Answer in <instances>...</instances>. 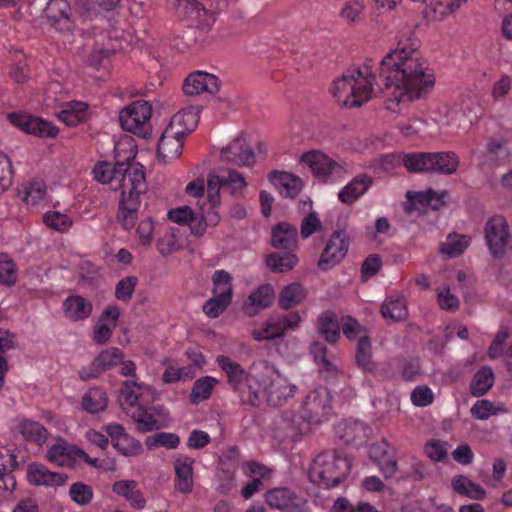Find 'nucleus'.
<instances>
[{"label": "nucleus", "instance_id": "1", "mask_svg": "<svg viewBox=\"0 0 512 512\" xmlns=\"http://www.w3.org/2000/svg\"><path fill=\"white\" fill-rule=\"evenodd\" d=\"M379 77L386 90L385 107L398 113L423 98L434 86L435 77L414 35L400 38L396 47L379 64Z\"/></svg>", "mask_w": 512, "mask_h": 512}, {"label": "nucleus", "instance_id": "2", "mask_svg": "<svg viewBox=\"0 0 512 512\" xmlns=\"http://www.w3.org/2000/svg\"><path fill=\"white\" fill-rule=\"evenodd\" d=\"M330 91L341 106L360 107L378 93L375 74L367 66L347 69L333 81Z\"/></svg>", "mask_w": 512, "mask_h": 512}, {"label": "nucleus", "instance_id": "3", "mask_svg": "<svg viewBox=\"0 0 512 512\" xmlns=\"http://www.w3.org/2000/svg\"><path fill=\"white\" fill-rule=\"evenodd\" d=\"M298 163L309 169L313 179L318 184H336L348 174L347 164L337 161L321 150H309L302 153Z\"/></svg>", "mask_w": 512, "mask_h": 512}, {"label": "nucleus", "instance_id": "4", "mask_svg": "<svg viewBox=\"0 0 512 512\" xmlns=\"http://www.w3.org/2000/svg\"><path fill=\"white\" fill-rule=\"evenodd\" d=\"M350 467L351 464L347 458L338 456L334 452H324L313 460L308 476L311 482L325 488H332L343 481Z\"/></svg>", "mask_w": 512, "mask_h": 512}, {"label": "nucleus", "instance_id": "5", "mask_svg": "<svg viewBox=\"0 0 512 512\" xmlns=\"http://www.w3.org/2000/svg\"><path fill=\"white\" fill-rule=\"evenodd\" d=\"M331 413L330 392L326 387L321 386L307 394L300 411L302 422L293 419L292 424L297 426L301 433H306L311 425H318L327 421Z\"/></svg>", "mask_w": 512, "mask_h": 512}, {"label": "nucleus", "instance_id": "6", "mask_svg": "<svg viewBox=\"0 0 512 512\" xmlns=\"http://www.w3.org/2000/svg\"><path fill=\"white\" fill-rule=\"evenodd\" d=\"M216 362L226 373L228 382L239 392L247 393V400L252 405H257L261 392L258 389L257 382L261 381L262 375L255 370L247 373L240 364L224 355H219Z\"/></svg>", "mask_w": 512, "mask_h": 512}, {"label": "nucleus", "instance_id": "7", "mask_svg": "<svg viewBox=\"0 0 512 512\" xmlns=\"http://www.w3.org/2000/svg\"><path fill=\"white\" fill-rule=\"evenodd\" d=\"M126 189L122 190L117 219L125 230L134 227L140 207V195L146 191L145 174L136 171Z\"/></svg>", "mask_w": 512, "mask_h": 512}, {"label": "nucleus", "instance_id": "8", "mask_svg": "<svg viewBox=\"0 0 512 512\" xmlns=\"http://www.w3.org/2000/svg\"><path fill=\"white\" fill-rule=\"evenodd\" d=\"M151 116V105L147 101L137 100L120 110L119 122L123 130L148 138L152 132Z\"/></svg>", "mask_w": 512, "mask_h": 512}, {"label": "nucleus", "instance_id": "9", "mask_svg": "<svg viewBox=\"0 0 512 512\" xmlns=\"http://www.w3.org/2000/svg\"><path fill=\"white\" fill-rule=\"evenodd\" d=\"M484 238L490 254L502 258L512 249V229L502 215L490 217L484 225Z\"/></svg>", "mask_w": 512, "mask_h": 512}, {"label": "nucleus", "instance_id": "10", "mask_svg": "<svg viewBox=\"0 0 512 512\" xmlns=\"http://www.w3.org/2000/svg\"><path fill=\"white\" fill-rule=\"evenodd\" d=\"M247 186L242 174L235 170H220L218 173H211L207 178L208 200L215 206L220 204V189L226 187L233 195L242 194Z\"/></svg>", "mask_w": 512, "mask_h": 512}, {"label": "nucleus", "instance_id": "11", "mask_svg": "<svg viewBox=\"0 0 512 512\" xmlns=\"http://www.w3.org/2000/svg\"><path fill=\"white\" fill-rule=\"evenodd\" d=\"M140 172L145 174L144 167L141 164H133L128 169H122L116 163L112 166L107 162L98 163L94 170V178L103 184H110L115 190H124L127 188L129 180H132V174L134 172Z\"/></svg>", "mask_w": 512, "mask_h": 512}, {"label": "nucleus", "instance_id": "12", "mask_svg": "<svg viewBox=\"0 0 512 512\" xmlns=\"http://www.w3.org/2000/svg\"><path fill=\"white\" fill-rule=\"evenodd\" d=\"M127 414L135 423L136 430L141 433L159 430L166 426L168 413L163 406L145 407L144 404L133 410H127Z\"/></svg>", "mask_w": 512, "mask_h": 512}, {"label": "nucleus", "instance_id": "13", "mask_svg": "<svg viewBox=\"0 0 512 512\" xmlns=\"http://www.w3.org/2000/svg\"><path fill=\"white\" fill-rule=\"evenodd\" d=\"M271 376L269 377L270 382L267 383V376L262 375L261 381L257 382L259 393V402L262 399H266L269 403L276 405L282 399L291 397L296 392V386L291 384L286 378L279 374L268 371Z\"/></svg>", "mask_w": 512, "mask_h": 512}, {"label": "nucleus", "instance_id": "14", "mask_svg": "<svg viewBox=\"0 0 512 512\" xmlns=\"http://www.w3.org/2000/svg\"><path fill=\"white\" fill-rule=\"evenodd\" d=\"M186 96L215 95L220 90L219 78L206 71L197 70L186 76L182 84Z\"/></svg>", "mask_w": 512, "mask_h": 512}, {"label": "nucleus", "instance_id": "15", "mask_svg": "<svg viewBox=\"0 0 512 512\" xmlns=\"http://www.w3.org/2000/svg\"><path fill=\"white\" fill-rule=\"evenodd\" d=\"M269 507L287 512H303L307 509V501L286 487L268 490L264 495Z\"/></svg>", "mask_w": 512, "mask_h": 512}, {"label": "nucleus", "instance_id": "16", "mask_svg": "<svg viewBox=\"0 0 512 512\" xmlns=\"http://www.w3.org/2000/svg\"><path fill=\"white\" fill-rule=\"evenodd\" d=\"M8 120L18 129L38 137L55 138L59 129L50 122L28 114L10 113Z\"/></svg>", "mask_w": 512, "mask_h": 512}, {"label": "nucleus", "instance_id": "17", "mask_svg": "<svg viewBox=\"0 0 512 512\" xmlns=\"http://www.w3.org/2000/svg\"><path fill=\"white\" fill-rule=\"evenodd\" d=\"M348 249L349 241L347 235L342 231L333 233L318 261L319 268L327 271L335 267L344 259Z\"/></svg>", "mask_w": 512, "mask_h": 512}, {"label": "nucleus", "instance_id": "18", "mask_svg": "<svg viewBox=\"0 0 512 512\" xmlns=\"http://www.w3.org/2000/svg\"><path fill=\"white\" fill-rule=\"evenodd\" d=\"M68 480L65 473L51 471L42 463H30L27 467V481L37 487L57 489Z\"/></svg>", "mask_w": 512, "mask_h": 512}, {"label": "nucleus", "instance_id": "19", "mask_svg": "<svg viewBox=\"0 0 512 512\" xmlns=\"http://www.w3.org/2000/svg\"><path fill=\"white\" fill-rule=\"evenodd\" d=\"M110 436L113 447L125 457H134L142 452L141 443L126 433L124 427L119 424H107L103 427Z\"/></svg>", "mask_w": 512, "mask_h": 512}, {"label": "nucleus", "instance_id": "20", "mask_svg": "<svg viewBox=\"0 0 512 512\" xmlns=\"http://www.w3.org/2000/svg\"><path fill=\"white\" fill-rule=\"evenodd\" d=\"M120 393L123 404L128 406L127 410L156 399V391L152 386L136 381H125Z\"/></svg>", "mask_w": 512, "mask_h": 512}, {"label": "nucleus", "instance_id": "21", "mask_svg": "<svg viewBox=\"0 0 512 512\" xmlns=\"http://www.w3.org/2000/svg\"><path fill=\"white\" fill-rule=\"evenodd\" d=\"M221 159L237 166H251L255 155L246 138L238 136L221 149Z\"/></svg>", "mask_w": 512, "mask_h": 512}, {"label": "nucleus", "instance_id": "22", "mask_svg": "<svg viewBox=\"0 0 512 512\" xmlns=\"http://www.w3.org/2000/svg\"><path fill=\"white\" fill-rule=\"evenodd\" d=\"M120 309L116 305H108L99 316L94 330L93 341L99 345L106 344L117 326Z\"/></svg>", "mask_w": 512, "mask_h": 512}, {"label": "nucleus", "instance_id": "23", "mask_svg": "<svg viewBox=\"0 0 512 512\" xmlns=\"http://www.w3.org/2000/svg\"><path fill=\"white\" fill-rule=\"evenodd\" d=\"M81 449L69 444L66 440L58 438L47 451L49 462L61 467H74L79 459Z\"/></svg>", "mask_w": 512, "mask_h": 512}, {"label": "nucleus", "instance_id": "24", "mask_svg": "<svg viewBox=\"0 0 512 512\" xmlns=\"http://www.w3.org/2000/svg\"><path fill=\"white\" fill-rule=\"evenodd\" d=\"M446 196L447 192L445 191L437 193L430 189L424 192L419 191L408 193L405 209L408 212L415 210L426 212L428 208L437 210L444 204V199Z\"/></svg>", "mask_w": 512, "mask_h": 512}, {"label": "nucleus", "instance_id": "25", "mask_svg": "<svg viewBox=\"0 0 512 512\" xmlns=\"http://www.w3.org/2000/svg\"><path fill=\"white\" fill-rule=\"evenodd\" d=\"M184 140V136H180L177 132L166 127L158 141L157 154L159 161L167 164L178 158L182 153Z\"/></svg>", "mask_w": 512, "mask_h": 512}, {"label": "nucleus", "instance_id": "26", "mask_svg": "<svg viewBox=\"0 0 512 512\" xmlns=\"http://www.w3.org/2000/svg\"><path fill=\"white\" fill-rule=\"evenodd\" d=\"M194 459L185 455L178 456L174 461L175 489L183 494H189L194 486Z\"/></svg>", "mask_w": 512, "mask_h": 512}, {"label": "nucleus", "instance_id": "27", "mask_svg": "<svg viewBox=\"0 0 512 512\" xmlns=\"http://www.w3.org/2000/svg\"><path fill=\"white\" fill-rule=\"evenodd\" d=\"M201 109L199 106H187L175 113L167 128L186 137L198 125Z\"/></svg>", "mask_w": 512, "mask_h": 512}, {"label": "nucleus", "instance_id": "28", "mask_svg": "<svg viewBox=\"0 0 512 512\" xmlns=\"http://www.w3.org/2000/svg\"><path fill=\"white\" fill-rule=\"evenodd\" d=\"M16 455L8 448H0V490L11 495L16 489L13 471L17 467Z\"/></svg>", "mask_w": 512, "mask_h": 512}, {"label": "nucleus", "instance_id": "29", "mask_svg": "<svg viewBox=\"0 0 512 512\" xmlns=\"http://www.w3.org/2000/svg\"><path fill=\"white\" fill-rule=\"evenodd\" d=\"M275 300V291L271 284L265 283L253 289L244 304L245 312L254 316L261 310L270 307Z\"/></svg>", "mask_w": 512, "mask_h": 512}, {"label": "nucleus", "instance_id": "30", "mask_svg": "<svg viewBox=\"0 0 512 512\" xmlns=\"http://www.w3.org/2000/svg\"><path fill=\"white\" fill-rule=\"evenodd\" d=\"M268 180L284 197H296L303 187L299 176L286 171H273L269 173Z\"/></svg>", "mask_w": 512, "mask_h": 512}, {"label": "nucleus", "instance_id": "31", "mask_svg": "<svg viewBox=\"0 0 512 512\" xmlns=\"http://www.w3.org/2000/svg\"><path fill=\"white\" fill-rule=\"evenodd\" d=\"M62 308L67 319L77 322L90 317L93 311V304L80 295H70L64 300Z\"/></svg>", "mask_w": 512, "mask_h": 512}, {"label": "nucleus", "instance_id": "32", "mask_svg": "<svg viewBox=\"0 0 512 512\" xmlns=\"http://www.w3.org/2000/svg\"><path fill=\"white\" fill-rule=\"evenodd\" d=\"M372 183L371 176L359 174L338 192V198L342 203L352 204L368 191Z\"/></svg>", "mask_w": 512, "mask_h": 512}, {"label": "nucleus", "instance_id": "33", "mask_svg": "<svg viewBox=\"0 0 512 512\" xmlns=\"http://www.w3.org/2000/svg\"><path fill=\"white\" fill-rule=\"evenodd\" d=\"M19 196L27 207H38L48 198L46 184L40 179L28 181L19 189Z\"/></svg>", "mask_w": 512, "mask_h": 512}, {"label": "nucleus", "instance_id": "34", "mask_svg": "<svg viewBox=\"0 0 512 512\" xmlns=\"http://www.w3.org/2000/svg\"><path fill=\"white\" fill-rule=\"evenodd\" d=\"M167 217L173 223L178 225H188L194 235H203V225L201 224V220L197 219V213H195L191 207L182 205L172 208L168 211Z\"/></svg>", "mask_w": 512, "mask_h": 512}, {"label": "nucleus", "instance_id": "35", "mask_svg": "<svg viewBox=\"0 0 512 512\" xmlns=\"http://www.w3.org/2000/svg\"><path fill=\"white\" fill-rule=\"evenodd\" d=\"M137 154V145L135 140L128 135L120 137L114 145L115 162L120 168L128 169L129 166L137 164L133 162Z\"/></svg>", "mask_w": 512, "mask_h": 512}, {"label": "nucleus", "instance_id": "36", "mask_svg": "<svg viewBox=\"0 0 512 512\" xmlns=\"http://www.w3.org/2000/svg\"><path fill=\"white\" fill-rule=\"evenodd\" d=\"M297 229L288 223H279L272 231V246L276 249L293 251L297 247Z\"/></svg>", "mask_w": 512, "mask_h": 512}, {"label": "nucleus", "instance_id": "37", "mask_svg": "<svg viewBox=\"0 0 512 512\" xmlns=\"http://www.w3.org/2000/svg\"><path fill=\"white\" fill-rule=\"evenodd\" d=\"M471 241V236L453 232L448 234L439 251L446 258H455L466 251Z\"/></svg>", "mask_w": 512, "mask_h": 512}, {"label": "nucleus", "instance_id": "38", "mask_svg": "<svg viewBox=\"0 0 512 512\" xmlns=\"http://www.w3.org/2000/svg\"><path fill=\"white\" fill-rule=\"evenodd\" d=\"M70 5L66 0H50L45 8V15L57 29L68 26L70 20Z\"/></svg>", "mask_w": 512, "mask_h": 512}, {"label": "nucleus", "instance_id": "39", "mask_svg": "<svg viewBox=\"0 0 512 512\" xmlns=\"http://www.w3.org/2000/svg\"><path fill=\"white\" fill-rule=\"evenodd\" d=\"M88 105L81 101H71L64 104L58 113V118L67 126H76L86 120Z\"/></svg>", "mask_w": 512, "mask_h": 512}, {"label": "nucleus", "instance_id": "40", "mask_svg": "<svg viewBox=\"0 0 512 512\" xmlns=\"http://www.w3.org/2000/svg\"><path fill=\"white\" fill-rule=\"evenodd\" d=\"M431 164L429 172L452 174L456 172L459 165V158L454 152L429 153Z\"/></svg>", "mask_w": 512, "mask_h": 512}, {"label": "nucleus", "instance_id": "41", "mask_svg": "<svg viewBox=\"0 0 512 512\" xmlns=\"http://www.w3.org/2000/svg\"><path fill=\"white\" fill-rule=\"evenodd\" d=\"M464 103L461 104H453V105H444L439 107L436 111L437 118L435 121L440 128H448L454 126L461 117L467 115V112L470 111L469 107H464Z\"/></svg>", "mask_w": 512, "mask_h": 512}, {"label": "nucleus", "instance_id": "42", "mask_svg": "<svg viewBox=\"0 0 512 512\" xmlns=\"http://www.w3.org/2000/svg\"><path fill=\"white\" fill-rule=\"evenodd\" d=\"M158 253L168 257L184 248V241L176 228H169L164 235L156 241Z\"/></svg>", "mask_w": 512, "mask_h": 512}, {"label": "nucleus", "instance_id": "43", "mask_svg": "<svg viewBox=\"0 0 512 512\" xmlns=\"http://www.w3.org/2000/svg\"><path fill=\"white\" fill-rule=\"evenodd\" d=\"M451 486L457 494L472 500H482L486 495L485 490L481 486L464 475L454 477L452 479Z\"/></svg>", "mask_w": 512, "mask_h": 512}, {"label": "nucleus", "instance_id": "44", "mask_svg": "<svg viewBox=\"0 0 512 512\" xmlns=\"http://www.w3.org/2000/svg\"><path fill=\"white\" fill-rule=\"evenodd\" d=\"M108 399L106 392L101 388L94 387L89 389L82 397L81 407L84 411L96 414L107 408Z\"/></svg>", "mask_w": 512, "mask_h": 512}, {"label": "nucleus", "instance_id": "45", "mask_svg": "<svg viewBox=\"0 0 512 512\" xmlns=\"http://www.w3.org/2000/svg\"><path fill=\"white\" fill-rule=\"evenodd\" d=\"M319 331L321 335L331 344H334L340 338L341 325L338 323L333 312H324L318 320Z\"/></svg>", "mask_w": 512, "mask_h": 512}, {"label": "nucleus", "instance_id": "46", "mask_svg": "<svg viewBox=\"0 0 512 512\" xmlns=\"http://www.w3.org/2000/svg\"><path fill=\"white\" fill-rule=\"evenodd\" d=\"M311 354L319 367L320 374L325 378H332L337 374V367L330 359L326 357V348L320 343H313Z\"/></svg>", "mask_w": 512, "mask_h": 512}, {"label": "nucleus", "instance_id": "47", "mask_svg": "<svg viewBox=\"0 0 512 512\" xmlns=\"http://www.w3.org/2000/svg\"><path fill=\"white\" fill-rule=\"evenodd\" d=\"M19 432L29 442L42 446L48 437L47 430L40 423L32 420H23L19 424Z\"/></svg>", "mask_w": 512, "mask_h": 512}, {"label": "nucleus", "instance_id": "48", "mask_svg": "<svg viewBox=\"0 0 512 512\" xmlns=\"http://www.w3.org/2000/svg\"><path fill=\"white\" fill-rule=\"evenodd\" d=\"M219 381L212 376H203L197 379L192 387L190 400L194 404L210 398L215 386Z\"/></svg>", "mask_w": 512, "mask_h": 512}, {"label": "nucleus", "instance_id": "49", "mask_svg": "<svg viewBox=\"0 0 512 512\" xmlns=\"http://www.w3.org/2000/svg\"><path fill=\"white\" fill-rule=\"evenodd\" d=\"M124 359V353L117 347L103 349L95 358L94 365L101 373L114 368Z\"/></svg>", "mask_w": 512, "mask_h": 512}, {"label": "nucleus", "instance_id": "50", "mask_svg": "<svg viewBox=\"0 0 512 512\" xmlns=\"http://www.w3.org/2000/svg\"><path fill=\"white\" fill-rule=\"evenodd\" d=\"M306 297L305 288L299 283H292L282 289L279 304L283 309H289L301 303Z\"/></svg>", "mask_w": 512, "mask_h": 512}, {"label": "nucleus", "instance_id": "51", "mask_svg": "<svg viewBox=\"0 0 512 512\" xmlns=\"http://www.w3.org/2000/svg\"><path fill=\"white\" fill-rule=\"evenodd\" d=\"M251 335L255 341H266L282 336L280 321L276 318H269L259 326H256Z\"/></svg>", "mask_w": 512, "mask_h": 512}, {"label": "nucleus", "instance_id": "52", "mask_svg": "<svg viewBox=\"0 0 512 512\" xmlns=\"http://www.w3.org/2000/svg\"><path fill=\"white\" fill-rule=\"evenodd\" d=\"M163 365L166 366L162 375V381L165 384L186 382L192 380L196 374V371L192 366L174 367L172 365H168V359L163 361Z\"/></svg>", "mask_w": 512, "mask_h": 512}, {"label": "nucleus", "instance_id": "53", "mask_svg": "<svg viewBox=\"0 0 512 512\" xmlns=\"http://www.w3.org/2000/svg\"><path fill=\"white\" fill-rule=\"evenodd\" d=\"M213 296L232 300V277L225 270H217L212 276Z\"/></svg>", "mask_w": 512, "mask_h": 512}, {"label": "nucleus", "instance_id": "54", "mask_svg": "<svg viewBox=\"0 0 512 512\" xmlns=\"http://www.w3.org/2000/svg\"><path fill=\"white\" fill-rule=\"evenodd\" d=\"M298 262L297 256L293 252L286 254L274 253L267 257L266 264L276 272H286L291 270Z\"/></svg>", "mask_w": 512, "mask_h": 512}, {"label": "nucleus", "instance_id": "55", "mask_svg": "<svg viewBox=\"0 0 512 512\" xmlns=\"http://www.w3.org/2000/svg\"><path fill=\"white\" fill-rule=\"evenodd\" d=\"M47 227L58 232H67L73 225V220L65 213L49 210L43 215Z\"/></svg>", "mask_w": 512, "mask_h": 512}, {"label": "nucleus", "instance_id": "56", "mask_svg": "<svg viewBox=\"0 0 512 512\" xmlns=\"http://www.w3.org/2000/svg\"><path fill=\"white\" fill-rule=\"evenodd\" d=\"M401 162L409 172H429V153H409L400 157Z\"/></svg>", "mask_w": 512, "mask_h": 512}, {"label": "nucleus", "instance_id": "57", "mask_svg": "<svg viewBox=\"0 0 512 512\" xmlns=\"http://www.w3.org/2000/svg\"><path fill=\"white\" fill-rule=\"evenodd\" d=\"M381 313L386 320H401L407 315L406 303L403 298L388 299L383 303Z\"/></svg>", "mask_w": 512, "mask_h": 512}, {"label": "nucleus", "instance_id": "58", "mask_svg": "<svg viewBox=\"0 0 512 512\" xmlns=\"http://www.w3.org/2000/svg\"><path fill=\"white\" fill-rule=\"evenodd\" d=\"M494 374L488 367L481 368L474 376L471 391L474 396L484 395L493 385Z\"/></svg>", "mask_w": 512, "mask_h": 512}, {"label": "nucleus", "instance_id": "59", "mask_svg": "<svg viewBox=\"0 0 512 512\" xmlns=\"http://www.w3.org/2000/svg\"><path fill=\"white\" fill-rule=\"evenodd\" d=\"M427 121L421 118H412L407 122L399 124L398 130L402 137L411 138L414 136L433 135V131L427 130Z\"/></svg>", "mask_w": 512, "mask_h": 512}, {"label": "nucleus", "instance_id": "60", "mask_svg": "<svg viewBox=\"0 0 512 512\" xmlns=\"http://www.w3.org/2000/svg\"><path fill=\"white\" fill-rule=\"evenodd\" d=\"M371 340L361 336L356 347V362L365 371L373 369Z\"/></svg>", "mask_w": 512, "mask_h": 512}, {"label": "nucleus", "instance_id": "61", "mask_svg": "<svg viewBox=\"0 0 512 512\" xmlns=\"http://www.w3.org/2000/svg\"><path fill=\"white\" fill-rule=\"evenodd\" d=\"M337 433L346 442H352L365 434V427L359 421H344L338 424Z\"/></svg>", "mask_w": 512, "mask_h": 512}, {"label": "nucleus", "instance_id": "62", "mask_svg": "<svg viewBox=\"0 0 512 512\" xmlns=\"http://www.w3.org/2000/svg\"><path fill=\"white\" fill-rule=\"evenodd\" d=\"M369 454L371 458L378 462L381 472L385 477H393L397 472L396 461L392 459H384L386 452L379 445H372L369 448Z\"/></svg>", "mask_w": 512, "mask_h": 512}, {"label": "nucleus", "instance_id": "63", "mask_svg": "<svg viewBox=\"0 0 512 512\" xmlns=\"http://www.w3.org/2000/svg\"><path fill=\"white\" fill-rule=\"evenodd\" d=\"M155 231V221L151 217L142 219L136 227L139 244L147 249L151 246Z\"/></svg>", "mask_w": 512, "mask_h": 512}, {"label": "nucleus", "instance_id": "64", "mask_svg": "<svg viewBox=\"0 0 512 512\" xmlns=\"http://www.w3.org/2000/svg\"><path fill=\"white\" fill-rule=\"evenodd\" d=\"M93 495L92 488L82 482L73 483L69 489L71 500L79 506L88 505L92 501Z\"/></svg>", "mask_w": 512, "mask_h": 512}]
</instances>
